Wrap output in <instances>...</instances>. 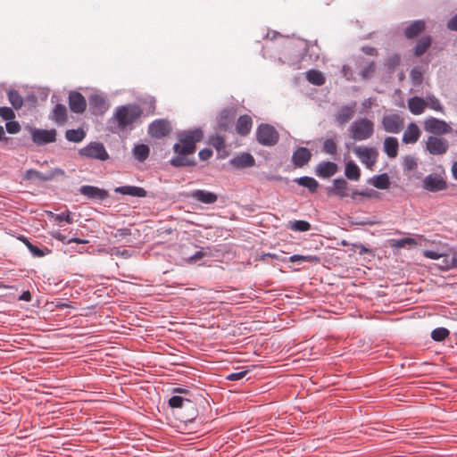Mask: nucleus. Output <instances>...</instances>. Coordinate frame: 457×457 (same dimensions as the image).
I'll list each match as a JSON object with an SVG mask.
<instances>
[{
	"mask_svg": "<svg viewBox=\"0 0 457 457\" xmlns=\"http://www.w3.org/2000/svg\"><path fill=\"white\" fill-rule=\"evenodd\" d=\"M112 235L115 238H118L120 240V238L131 235V230L127 228H119Z\"/></svg>",
	"mask_w": 457,
	"mask_h": 457,
	"instance_id": "obj_55",
	"label": "nucleus"
},
{
	"mask_svg": "<svg viewBox=\"0 0 457 457\" xmlns=\"http://www.w3.org/2000/svg\"><path fill=\"white\" fill-rule=\"evenodd\" d=\"M417 242L414 238L411 237H405L402 239H393L391 240L390 245L394 248H403L406 245H414Z\"/></svg>",
	"mask_w": 457,
	"mask_h": 457,
	"instance_id": "obj_41",
	"label": "nucleus"
},
{
	"mask_svg": "<svg viewBox=\"0 0 457 457\" xmlns=\"http://www.w3.org/2000/svg\"><path fill=\"white\" fill-rule=\"evenodd\" d=\"M50 215L54 219V220L56 222L66 221L68 224H72L74 222V220L71 215V212L69 211H67L66 212H62V213L50 212Z\"/></svg>",
	"mask_w": 457,
	"mask_h": 457,
	"instance_id": "obj_45",
	"label": "nucleus"
},
{
	"mask_svg": "<svg viewBox=\"0 0 457 457\" xmlns=\"http://www.w3.org/2000/svg\"><path fill=\"white\" fill-rule=\"evenodd\" d=\"M188 196L197 202L206 204H214L218 200V195L216 194L202 189L192 191Z\"/></svg>",
	"mask_w": 457,
	"mask_h": 457,
	"instance_id": "obj_17",
	"label": "nucleus"
},
{
	"mask_svg": "<svg viewBox=\"0 0 457 457\" xmlns=\"http://www.w3.org/2000/svg\"><path fill=\"white\" fill-rule=\"evenodd\" d=\"M355 104L353 106H343L337 114V121L343 125L348 122L354 115Z\"/></svg>",
	"mask_w": 457,
	"mask_h": 457,
	"instance_id": "obj_29",
	"label": "nucleus"
},
{
	"mask_svg": "<svg viewBox=\"0 0 457 457\" xmlns=\"http://www.w3.org/2000/svg\"><path fill=\"white\" fill-rule=\"evenodd\" d=\"M198 155L200 160L207 161L212 156V152L211 149L204 148L199 152Z\"/></svg>",
	"mask_w": 457,
	"mask_h": 457,
	"instance_id": "obj_57",
	"label": "nucleus"
},
{
	"mask_svg": "<svg viewBox=\"0 0 457 457\" xmlns=\"http://www.w3.org/2000/svg\"><path fill=\"white\" fill-rule=\"evenodd\" d=\"M420 135L421 131L419 126L416 123L411 122L407 126L402 140L404 144H414L420 139Z\"/></svg>",
	"mask_w": 457,
	"mask_h": 457,
	"instance_id": "obj_19",
	"label": "nucleus"
},
{
	"mask_svg": "<svg viewBox=\"0 0 457 457\" xmlns=\"http://www.w3.org/2000/svg\"><path fill=\"white\" fill-rule=\"evenodd\" d=\"M8 99L12 107L16 110L21 108L23 105V99L17 91H9Z\"/></svg>",
	"mask_w": 457,
	"mask_h": 457,
	"instance_id": "obj_40",
	"label": "nucleus"
},
{
	"mask_svg": "<svg viewBox=\"0 0 457 457\" xmlns=\"http://www.w3.org/2000/svg\"><path fill=\"white\" fill-rule=\"evenodd\" d=\"M58 176L65 177L66 176L65 171L60 168H55V169L50 170L49 172L44 174L40 171L30 169V170H26V172L24 173L23 179L26 180L37 179L39 181L46 182V181H50Z\"/></svg>",
	"mask_w": 457,
	"mask_h": 457,
	"instance_id": "obj_10",
	"label": "nucleus"
},
{
	"mask_svg": "<svg viewBox=\"0 0 457 457\" xmlns=\"http://www.w3.org/2000/svg\"><path fill=\"white\" fill-rule=\"evenodd\" d=\"M289 228H291L292 230H295V231L305 232V231L310 230L311 224L305 220H295V221L290 222Z\"/></svg>",
	"mask_w": 457,
	"mask_h": 457,
	"instance_id": "obj_42",
	"label": "nucleus"
},
{
	"mask_svg": "<svg viewBox=\"0 0 457 457\" xmlns=\"http://www.w3.org/2000/svg\"><path fill=\"white\" fill-rule=\"evenodd\" d=\"M447 28L450 30L457 31V13L448 21Z\"/></svg>",
	"mask_w": 457,
	"mask_h": 457,
	"instance_id": "obj_58",
	"label": "nucleus"
},
{
	"mask_svg": "<svg viewBox=\"0 0 457 457\" xmlns=\"http://www.w3.org/2000/svg\"><path fill=\"white\" fill-rule=\"evenodd\" d=\"M404 125L403 119L398 114L385 115L382 119V126L385 131L388 133L400 132Z\"/></svg>",
	"mask_w": 457,
	"mask_h": 457,
	"instance_id": "obj_13",
	"label": "nucleus"
},
{
	"mask_svg": "<svg viewBox=\"0 0 457 457\" xmlns=\"http://www.w3.org/2000/svg\"><path fill=\"white\" fill-rule=\"evenodd\" d=\"M398 140L396 137H387L384 140V152L386 154V155L393 159L395 158L398 154Z\"/></svg>",
	"mask_w": 457,
	"mask_h": 457,
	"instance_id": "obj_27",
	"label": "nucleus"
},
{
	"mask_svg": "<svg viewBox=\"0 0 457 457\" xmlns=\"http://www.w3.org/2000/svg\"><path fill=\"white\" fill-rule=\"evenodd\" d=\"M425 148L432 155H443L449 149V142L444 137L429 136L426 141Z\"/></svg>",
	"mask_w": 457,
	"mask_h": 457,
	"instance_id": "obj_7",
	"label": "nucleus"
},
{
	"mask_svg": "<svg viewBox=\"0 0 457 457\" xmlns=\"http://www.w3.org/2000/svg\"><path fill=\"white\" fill-rule=\"evenodd\" d=\"M132 153H133L134 157L138 162H145L148 158V156L150 154V148L147 145L137 144L133 147Z\"/></svg>",
	"mask_w": 457,
	"mask_h": 457,
	"instance_id": "obj_32",
	"label": "nucleus"
},
{
	"mask_svg": "<svg viewBox=\"0 0 457 457\" xmlns=\"http://www.w3.org/2000/svg\"><path fill=\"white\" fill-rule=\"evenodd\" d=\"M0 117L4 120H11L15 118V113L10 107H0Z\"/></svg>",
	"mask_w": 457,
	"mask_h": 457,
	"instance_id": "obj_51",
	"label": "nucleus"
},
{
	"mask_svg": "<svg viewBox=\"0 0 457 457\" xmlns=\"http://www.w3.org/2000/svg\"><path fill=\"white\" fill-rule=\"evenodd\" d=\"M422 187L429 192H439L447 188V182L445 177L438 173H431L425 177Z\"/></svg>",
	"mask_w": 457,
	"mask_h": 457,
	"instance_id": "obj_8",
	"label": "nucleus"
},
{
	"mask_svg": "<svg viewBox=\"0 0 457 457\" xmlns=\"http://www.w3.org/2000/svg\"><path fill=\"white\" fill-rule=\"evenodd\" d=\"M426 102V107H428L434 111L444 112V106L440 103L439 99H437L433 95H428L426 96L425 99Z\"/></svg>",
	"mask_w": 457,
	"mask_h": 457,
	"instance_id": "obj_37",
	"label": "nucleus"
},
{
	"mask_svg": "<svg viewBox=\"0 0 457 457\" xmlns=\"http://www.w3.org/2000/svg\"><path fill=\"white\" fill-rule=\"evenodd\" d=\"M69 106L71 112L75 113H82L87 108V102L80 93L71 91L69 95Z\"/></svg>",
	"mask_w": 457,
	"mask_h": 457,
	"instance_id": "obj_15",
	"label": "nucleus"
},
{
	"mask_svg": "<svg viewBox=\"0 0 457 457\" xmlns=\"http://www.w3.org/2000/svg\"><path fill=\"white\" fill-rule=\"evenodd\" d=\"M345 175L350 180L358 181L361 179V170L353 161H349L345 164Z\"/></svg>",
	"mask_w": 457,
	"mask_h": 457,
	"instance_id": "obj_30",
	"label": "nucleus"
},
{
	"mask_svg": "<svg viewBox=\"0 0 457 457\" xmlns=\"http://www.w3.org/2000/svg\"><path fill=\"white\" fill-rule=\"evenodd\" d=\"M79 154L81 156L100 161H106L109 159V154L105 150L104 145L99 142L89 143L85 147L79 149Z\"/></svg>",
	"mask_w": 457,
	"mask_h": 457,
	"instance_id": "obj_5",
	"label": "nucleus"
},
{
	"mask_svg": "<svg viewBox=\"0 0 457 457\" xmlns=\"http://www.w3.org/2000/svg\"><path fill=\"white\" fill-rule=\"evenodd\" d=\"M349 132L355 141L366 140L374 133V123L366 118L358 119L352 123Z\"/></svg>",
	"mask_w": 457,
	"mask_h": 457,
	"instance_id": "obj_3",
	"label": "nucleus"
},
{
	"mask_svg": "<svg viewBox=\"0 0 457 457\" xmlns=\"http://www.w3.org/2000/svg\"><path fill=\"white\" fill-rule=\"evenodd\" d=\"M424 256L432 260H437L440 258L441 255L436 252L427 250L424 252Z\"/></svg>",
	"mask_w": 457,
	"mask_h": 457,
	"instance_id": "obj_59",
	"label": "nucleus"
},
{
	"mask_svg": "<svg viewBox=\"0 0 457 457\" xmlns=\"http://www.w3.org/2000/svg\"><path fill=\"white\" fill-rule=\"evenodd\" d=\"M114 192L121 194V195H127L137 196V197L146 196V191L143 187H136V186L118 187L114 189Z\"/></svg>",
	"mask_w": 457,
	"mask_h": 457,
	"instance_id": "obj_26",
	"label": "nucleus"
},
{
	"mask_svg": "<svg viewBox=\"0 0 457 457\" xmlns=\"http://www.w3.org/2000/svg\"><path fill=\"white\" fill-rule=\"evenodd\" d=\"M20 300L29 302L31 300V294L29 291H24L21 296Z\"/></svg>",
	"mask_w": 457,
	"mask_h": 457,
	"instance_id": "obj_62",
	"label": "nucleus"
},
{
	"mask_svg": "<svg viewBox=\"0 0 457 457\" xmlns=\"http://www.w3.org/2000/svg\"><path fill=\"white\" fill-rule=\"evenodd\" d=\"M65 137L68 141L79 143L86 137V132L83 129H68L65 133Z\"/></svg>",
	"mask_w": 457,
	"mask_h": 457,
	"instance_id": "obj_35",
	"label": "nucleus"
},
{
	"mask_svg": "<svg viewBox=\"0 0 457 457\" xmlns=\"http://www.w3.org/2000/svg\"><path fill=\"white\" fill-rule=\"evenodd\" d=\"M205 256V253L203 251L196 252L193 256L190 257L191 262H197Z\"/></svg>",
	"mask_w": 457,
	"mask_h": 457,
	"instance_id": "obj_60",
	"label": "nucleus"
},
{
	"mask_svg": "<svg viewBox=\"0 0 457 457\" xmlns=\"http://www.w3.org/2000/svg\"><path fill=\"white\" fill-rule=\"evenodd\" d=\"M210 144L216 148L218 152L223 151L226 146L224 138L220 135L212 136L210 139Z\"/></svg>",
	"mask_w": 457,
	"mask_h": 457,
	"instance_id": "obj_47",
	"label": "nucleus"
},
{
	"mask_svg": "<svg viewBox=\"0 0 457 457\" xmlns=\"http://www.w3.org/2000/svg\"><path fill=\"white\" fill-rule=\"evenodd\" d=\"M249 372V370H240L234 371L227 376V379L230 381L240 380L245 377V375Z\"/></svg>",
	"mask_w": 457,
	"mask_h": 457,
	"instance_id": "obj_52",
	"label": "nucleus"
},
{
	"mask_svg": "<svg viewBox=\"0 0 457 457\" xmlns=\"http://www.w3.org/2000/svg\"><path fill=\"white\" fill-rule=\"evenodd\" d=\"M204 133L199 129L185 131L179 137V141L173 145L175 156L170 161L173 167L195 166L196 164L194 158L189 155L194 154L196 149V143L203 139Z\"/></svg>",
	"mask_w": 457,
	"mask_h": 457,
	"instance_id": "obj_1",
	"label": "nucleus"
},
{
	"mask_svg": "<svg viewBox=\"0 0 457 457\" xmlns=\"http://www.w3.org/2000/svg\"><path fill=\"white\" fill-rule=\"evenodd\" d=\"M19 239L24 243V245L28 247V249L29 250V252L32 253L33 256L42 257L45 255V253L43 250H41L37 246L32 245L29 241V239L27 237H25L24 236L20 237Z\"/></svg>",
	"mask_w": 457,
	"mask_h": 457,
	"instance_id": "obj_38",
	"label": "nucleus"
},
{
	"mask_svg": "<svg viewBox=\"0 0 457 457\" xmlns=\"http://www.w3.org/2000/svg\"><path fill=\"white\" fill-rule=\"evenodd\" d=\"M369 183L378 189H387L390 187V179L386 173L372 177Z\"/></svg>",
	"mask_w": 457,
	"mask_h": 457,
	"instance_id": "obj_31",
	"label": "nucleus"
},
{
	"mask_svg": "<svg viewBox=\"0 0 457 457\" xmlns=\"http://www.w3.org/2000/svg\"><path fill=\"white\" fill-rule=\"evenodd\" d=\"M403 165L404 169H406L408 170H413L418 166L416 159L411 155H406L403 158Z\"/></svg>",
	"mask_w": 457,
	"mask_h": 457,
	"instance_id": "obj_50",
	"label": "nucleus"
},
{
	"mask_svg": "<svg viewBox=\"0 0 457 457\" xmlns=\"http://www.w3.org/2000/svg\"><path fill=\"white\" fill-rule=\"evenodd\" d=\"M338 167L332 162H322L316 168V175L320 178H329L337 172Z\"/></svg>",
	"mask_w": 457,
	"mask_h": 457,
	"instance_id": "obj_22",
	"label": "nucleus"
},
{
	"mask_svg": "<svg viewBox=\"0 0 457 457\" xmlns=\"http://www.w3.org/2000/svg\"><path fill=\"white\" fill-rule=\"evenodd\" d=\"M235 112L232 110L225 109L217 117V126L219 131L229 130L234 123Z\"/></svg>",
	"mask_w": 457,
	"mask_h": 457,
	"instance_id": "obj_16",
	"label": "nucleus"
},
{
	"mask_svg": "<svg viewBox=\"0 0 457 457\" xmlns=\"http://www.w3.org/2000/svg\"><path fill=\"white\" fill-rule=\"evenodd\" d=\"M360 195L372 199V198H378L379 193L373 189H366V190L361 191V193H360Z\"/></svg>",
	"mask_w": 457,
	"mask_h": 457,
	"instance_id": "obj_56",
	"label": "nucleus"
},
{
	"mask_svg": "<svg viewBox=\"0 0 457 457\" xmlns=\"http://www.w3.org/2000/svg\"><path fill=\"white\" fill-rule=\"evenodd\" d=\"M362 51L366 54H369V55H377V54H378L376 48L371 47V46H364V47H362Z\"/></svg>",
	"mask_w": 457,
	"mask_h": 457,
	"instance_id": "obj_61",
	"label": "nucleus"
},
{
	"mask_svg": "<svg viewBox=\"0 0 457 457\" xmlns=\"http://www.w3.org/2000/svg\"><path fill=\"white\" fill-rule=\"evenodd\" d=\"M185 403H191V401L179 395H174L169 399V405L171 408H182Z\"/></svg>",
	"mask_w": 457,
	"mask_h": 457,
	"instance_id": "obj_44",
	"label": "nucleus"
},
{
	"mask_svg": "<svg viewBox=\"0 0 457 457\" xmlns=\"http://www.w3.org/2000/svg\"><path fill=\"white\" fill-rule=\"evenodd\" d=\"M253 127V120L249 115H242L237 121L236 129L241 136H246L250 133Z\"/></svg>",
	"mask_w": 457,
	"mask_h": 457,
	"instance_id": "obj_25",
	"label": "nucleus"
},
{
	"mask_svg": "<svg viewBox=\"0 0 457 457\" xmlns=\"http://www.w3.org/2000/svg\"><path fill=\"white\" fill-rule=\"evenodd\" d=\"M171 131L170 123L167 120L160 119L154 120L148 127V134L154 138H162Z\"/></svg>",
	"mask_w": 457,
	"mask_h": 457,
	"instance_id": "obj_12",
	"label": "nucleus"
},
{
	"mask_svg": "<svg viewBox=\"0 0 457 457\" xmlns=\"http://www.w3.org/2000/svg\"><path fill=\"white\" fill-rule=\"evenodd\" d=\"M349 185L344 179H337L333 181V187L328 189V195H334L340 198L348 195Z\"/></svg>",
	"mask_w": 457,
	"mask_h": 457,
	"instance_id": "obj_21",
	"label": "nucleus"
},
{
	"mask_svg": "<svg viewBox=\"0 0 457 457\" xmlns=\"http://www.w3.org/2000/svg\"><path fill=\"white\" fill-rule=\"evenodd\" d=\"M278 133L276 129L269 124H261L256 130L257 141L266 146L275 145L278 141Z\"/></svg>",
	"mask_w": 457,
	"mask_h": 457,
	"instance_id": "obj_4",
	"label": "nucleus"
},
{
	"mask_svg": "<svg viewBox=\"0 0 457 457\" xmlns=\"http://www.w3.org/2000/svg\"><path fill=\"white\" fill-rule=\"evenodd\" d=\"M56 130L33 129L31 130V139L37 145H44L56 141Z\"/></svg>",
	"mask_w": 457,
	"mask_h": 457,
	"instance_id": "obj_11",
	"label": "nucleus"
},
{
	"mask_svg": "<svg viewBox=\"0 0 457 457\" xmlns=\"http://www.w3.org/2000/svg\"><path fill=\"white\" fill-rule=\"evenodd\" d=\"M425 22L421 20L414 21L404 29V35L408 39L417 37L425 30Z\"/></svg>",
	"mask_w": 457,
	"mask_h": 457,
	"instance_id": "obj_24",
	"label": "nucleus"
},
{
	"mask_svg": "<svg viewBox=\"0 0 457 457\" xmlns=\"http://www.w3.org/2000/svg\"><path fill=\"white\" fill-rule=\"evenodd\" d=\"M376 71V65L373 62H366L365 66L361 71V76L363 79H368L373 76Z\"/></svg>",
	"mask_w": 457,
	"mask_h": 457,
	"instance_id": "obj_43",
	"label": "nucleus"
},
{
	"mask_svg": "<svg viewBox=\"0 0 457 457\" xmlns=\"http://www.w3.org/2000/svg\"><path fill=\"white\" fill-rule=\"evenodd\" d=\"M354 154L360 159L361 162L368 169L372 167L377 162L378 153L375 148L366 146H356L353 149Z\"/></svg>",
	"mask_w": 457,
	"mask_h": 457,
	"instance_id": "obj_9",
	"label": "nucleus"
},
{
	"mask_svg": "<svg viewBox=\"0 0 457 457\" xmlns=\"http://www.w3.org/2000/svg\"><path fill=\"white\" fill-rule=\"evenodd\" d=\"M408 108L410 112L414 115H420L424 112L426 109L425 99L413 96L408 100Z\"/></svg>",
	"mask_w": 457,
	"mask_h": 457,
	"instance_id": "obj_28",
	"label": "nucleus"
},
{
	"mask_svg": "<svg viewBox=\"0 0 457 457\" xmlns=\"http://www.w3.org/2000/svg\"><path fill=\"white\" fill-rule=\"evenodd\" d=\"M306 79L312 85L322 86L325 83V77L318 70H310L306 72Z\"/></svg>",
	"mask_w": 457,
	"mask_h": 457,
	"instance_id": "obj_34",
	"label": "nucleus"
},
{
	"mask_svg": "<svg viewBox=\"0 0 457 457\" xmlns=\"http://www.w3.org/2000/svg\"><path fill=\"white\" fill-rule=\"evenodd\" d=\"M295 182L300 186L307 187L312 193L316 192L319 187L317 180L311 177H302L296 179Z\"/></svg>",
	"mask_w": 457,
	"mask_h": 457,
	"instance_id": "obj_36",
	"label": "nucleus"
},
{
	"mask_svg": "<svg viewBox=\"0 0 457 457\" xmlns=\"http://www.w3.org/2000/svg\"><path fill=\"white\" fill-rule=\"evenodd\" d=\"M426 132L434 135H445L452 132V127L445 120L435 117H428L424 121Z\"/></svg>",
	"mask_w": 457,
	"mask_h": 457,
	"instance_id": "obj_6",
	"label": "nucleus"
},
{
	"mask_svg": "<svg viewBox=\"0 0 457 457\" xmlns=\"http://www.w3.org/2000/svg\"><path fill=\"white\" fill-rule=\"evenodd\" d=\"M230 162L235 168L243 169L253 166L255 161L252 154L243 153L231 159Z\"/></svg>",
	"mask_w": 457,
	"mask_h": 457,
	"instance_id": "obj_23",
	"label": "nucleus"
},
{
	"mask_svg": "<svg viewBox=\"0 0 457 457\" xmlns=\"http://www.w3.org/2000/svg\"><path fill=\"white\" fill-rule=\"evenodd\" d=\"M337 144L333 139H327L323 145V151L328 154L334 155L337 154Z\"/></svg>",
	"mask_w": 457,
	"mask_h": 457,
	"instance_id": "obj_49",
	"label": "nucleus"
},
{
	"mask_svg": "<svg viewBox=\"0 0 457 457\" xmlns=\"http://www.w3.org/2000/svg\"><path fill=\"white\" fill-rule=\"evenodd\" d=\"M89 104L92 106L98 108L99 110H103V109H105L106 103H105V99L103 96L95 95L89 98Z\"/></svg>",
	"mask_w": 457,
	"mask_h": 457,
	"instance_id": "obj_48",
	"label": "nucleus"
},
{
	"mask_svg": "<svg viewBox=\"0 0 457 457\" xmlns=\"http://www.w3.org/2000/svg\"><path fill=\"white\" fill-rule=\"evenodd\" d=\"M410 76H411V81L413 82V84H415V85L421 84V82L423 80V75H422V72L420 70L413 69L411 71Z\"/></svg>",
	"mask_w": 457,
	"mask_h": 457,
	"instance_id": "obj_54",
	"label": "nucleus"
},
{
	"mask_svg": "<svg viewBox=\"0 0 457 457\" xmlns=\"http://www.w3.org/2000/svg\"><path fill=\"white\" fill-rule=\"evenodd\" d=\"M451 268L457 269V253H454L451 259Z\"/></svg>",
	"mask_w": 457,
	"mask_h": 457,
	"instance_id": "obj_64",
	"label": "nucleus"
},
{
	"mask_svg": "<svg viewBox=\"0 0 457 457\" xmlns=\"http://www.w3.org/2000/svg\"><path fill=\"white\" fill-rule=\"evenodd\" d=\"M432 38L429 36L421 37L414 47V55L420 57L423 55L427 50L430 47Z\"/></svg>",
	"mask_w": 457,
	"mask_h": 457,
	"instance_id": "obj_33",
	"label": "nucleus"
},
{
	"mask_svg": "<svg viewBox=\"0 0 457 457\" xmlns=\"http://www.w3.org/2000/svg\"><path fill=\"white\" fill-rule=\"evenodd\" d=\"M50 120L59 126L64 125L68 120V111L66 106L62 104H56L50 114Z\"/></svg>",
	"mask_w": 457,
	"mask_h": 457,
	"instance_id": "obj_18",
	"label": "nucleus"
},
{
	"mask_svg": "<svg viewBox=\"0 0 457 457\" xmlns=\"http://www.w3.org/2000/svg\"><path fill=\"white\" fill-rule=\"evenodd\" d=\"M143 115L140 106L133 104L118 106L112 119L117 122L118 128L121 130L132 129Z\"/></svg>",
	"mask_w": 457,
	"mask_h": 457,
	"instance_id": "obj_2",
	"label": "nucleus"
},
{
	"mask_svg": "<svg viewBox=\"0 0 457 457\" xmlns=\"http://www.w3.org/2000/svg\"><path fill=\"white\" fill-rule=\"evenodd\" d=\"M289 262H320V258L316 255L294 254L289 257Z\"/></svg>",
	"mask_w": 457,
	"mask_h": 457,
	"instance_id": "obj_39",
	"label": "nucleus"
},
{
	"mask_svg": "<svg viewBox=\"0 0 457 457\" xmlns=\"http://www.w3.org/2000/svg\"><path fill=\"white\" fill-rule=\"evenodd\" d=\"M54 237L55 239H57L58 241H61L62 243H67V237L66 236L62 235V233L60 232H56L54 235Z\"/></svg>",
	"mask_w": 457,
	"mask_h": 457,
	"instance_id": "obj_63",
	"label": "nucleus"
},
{
	"mask_svg": "<svg viewBox=\"0 0 457 457\" xmlns=\"http://www.w3.org/2000/svg\"><path fill=\"white\" fill-rule=\"evenodd\" d=\"M312 158V153L306 147H299L292 156V162L296 167H303L307 164Z\"/></svg>",
	"mask_w": 457,
	"mask_h": 457,
	"instance_id": "obj_20",
	"label": "nucleus"
},
{
	"mask_svg": "<svg viewBox=\"0 0 457 457\" xmlns=\"http://www.w3.org/2000/svg\"><path fill=\"white\" fill-rule=\"evenodd\" d=\"M449 336V330L445 328H437L431 332V337L437 342L445 340Z\"/></svg>",
	"mask_w": 457,
	"mask_h": 457,
	"instance_id": "obj_46",
	"label": "nucleus"
},
{
	"mask_svg": "<svg viewBox=\"0 0 457 457\" xmlns=\"http://www.w3.org/2000/svg\"><path fill=\"white\" fill-rule=\"evenodd\" d=\"M5 128L7 132L10 134H16L21 130L20 123L12 120L7 121Z\"/></svg>",
	"mask_w": 457,
	"mask_h": 457,
	"instance_id": "obj_53",
	"label": "nucleus"
},
{
	"mask_svg": "<svg viewBox=\"0 0 457 457\" xmlns=\"http://www.w3.org/2000/svg\"><path fill=\"white\" fill-rule=\"evenodd\" d=\"M79 193L91 200H104L109 196L107 190L94 186H82L79 187Z\"/></svg>",
	"mask_w": 457,
	"mask_h": 457,
	"instance_id": "obj_14",
	"label": "nucleus"
}]
</instances>
